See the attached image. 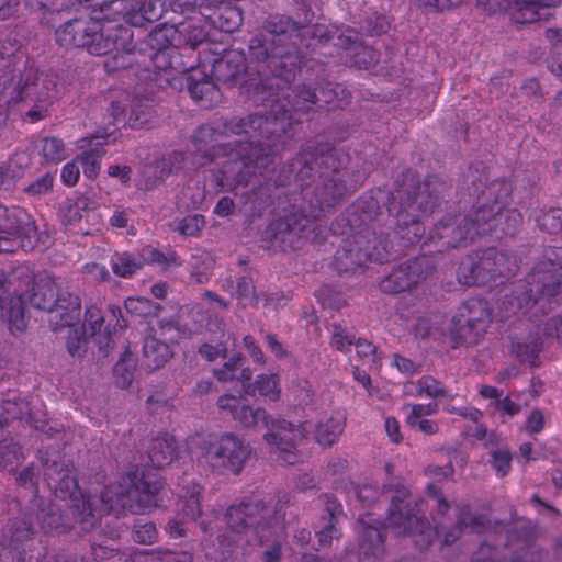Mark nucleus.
Wrapping results in <instances>:
<instances>
[{
    "label": "nucleus",
    "mask_w": 562,
    "mask_h": 562,
    "mask_svg": "<svg viewBox=\"0 0 562 562\" xmlns=\"http://www.w3.org/2000/svg\"><path fill=\"white\" fill-rule=\"evenodd\" d=\"M263 29L265 33L250 40L249 53L251 60L257 63L259 82L256 87L262 92H268V98L263 100L270 108V116L260 111L263 120L274 122L280 117H286L289 122L284 131L265 137L266 143H277L279 154L285 144L284 135L292 124L291 110L307 111L318 102H324L329 109L339 108L341 103L333 100L330 95H338L345 89L337 85L322 91L323 99L304 85L291 89L290 83L302 63V56L297 52L300 26L288 16L272 15L265 22Z\"/></svg>",
    "instance_id": "f257e3e1"
},
{
    "label": "nucleus",
    "mask_w": 562,
    "mask_h": 562,
    "mask_svg": "<svg viewBox=\"0 0 562 562\" xmlns=\"http://www.w3.org/2000/svg\"><path fill=\"white\" fill-rule=\"evenodd\" d=\"M285 119L268 122L256 112L202 125L193 135L196 154L192 166H204L223 155L227 156L222 167L226 182L247 184L252 177L266 176L274 164L278 145L266 143L265 137L284 131L289 124Z\"/></svg>",
    "instance_id": "f03ea898"
},
{
    "label": "nucleus",
    "mask_w": 562,
    "mask_h": 562,
    "mask_svg": "<svg viewBox=\"0 0 562 562\" xmlns=\"http://www.w3.org/2000/svg\"><path fill=\"white\" fill-rule=\"evenodd\" d=\"M442 191L443 184L437 180L416 183L411 173L407 175L404 183L392 192L387 207L395 221L394 234L401 240L398 249L394 250V244L387 237H379L367 229L355 235L346 248L337 251L338 271L352 273L368 261L383 262L392 252H401L404 248L419 243L425 232L422 221L434 212Z\"/></svg>",
    "instance_id": "7ed1b4c3"
},
{
    "label": "nucleus",
    "mask_w": 562,
    "mask_h": 562,
    "mask_svg": "<svg viewBox=\"0 0 562 562\" xmlns=\"http://www.w3.org/2000/svg\"><path fill=\"white\" fill-rule=\"evenodd\" d=\"M44 480L49 490L60 499H69V508L82 530L91 529L102 514H115L127 509L137 513L157 504L161 481L157 473H128L117 484L104 488L97 507L90 497L80 491L70 460L57 453L47 454L43 460Z\"/></svg>",
    "instance_id": "20e7f679"
},
{
    "label": "nucleus",
    "mask_w": 562,
    "mask_h": 562,
    "mask_svg": "<svg viewBox=\"0 0 562 562\" xmlns=\"http://www.w3.org/2000/svg\"><path fill=\"white\" fill-rule=\"evenodd\" d=\"M288 502V496L283 495L269 503L251 498L232 504L225 514L227 530L218 536L215 562H240L259 544L268 546L262 562H280Z\"/></svg>",
    "instance_id": "39448f33"
},
{
    "label": "nucleus",
    "mask_w": 562,
    "mask_h": 562,
    "mask_svg": "<svg viewBox=\"0 0 562 562\" xmlns=\"http://www.w3.org/2000/svg\"><path fill=\"white\" fill-rule=\"evenodd\" d=\"M510 186L505 180H494L477 198V205L465 214L446 215L430 232L429 239L441 243L440 250L464 246L477 236L492 233L505 217L504 234H512L522 217L517 210H505Z\"/></svg>",
    "instance_id": "423d86ee"
},
{
    "label": "nucleus",
    "mask_w": 562,
    "mask_h": 562,
    "mask_svg": "<svg viewBox=\"0 0 562 562\" xmlns=\"http://www.w3.org/2000/svg\"><path fill=\"white\" fill-rule=\"evenodd\" d=\"M217 406L244 428H267L263 435L267 445L280 452L284 462H295L296 445L307 436L306 423L294 425L285 419L276 420L265 408H255L245 398L228 394L218 398Z\"/></svg>",
    "instance_id": "0eeeda50"
},
{
    "label": "nucleus",
    "mask_w": 562,
    "mask_h": 562,
    "mask_svg": "<svg viewBox=\"0 0 562 562\" xmlns=\"http://www.w3.org/2000/svg\"><path fill=\"white\" fill-rule=\"evenodd\" d=\"M562 295V247L547 250L525 280L514 285L508 300L513 314L528 313L533 307L544 313Z\"/></svg>",
    "instance_id": "6e6552de"
},
{
    "label": "nucleus",
    "mask_w": 562,
    "mask_h": 562,
    "mask_svg": "<svg viewBox=\"0 0 562 562\" xmlns=\"http://www.w3.org/2000/svg\"><path fill=\"white\" fill-rule=\"evenodd\" d=\"M56 41L64 47H82L92 55H106L117 52L112 59L105 61L108 69L125 68L130 65L126 57L130 53L119 55L125 49V41L131 36L128 29L99 21L74 19L56 30Z\"/></svg>",
    "instance_id": "1a4fd4ad"
},
{
    "label": "nucleus",
    "mask_w": 562,
    "mask_h": 562,
    "mask_svg": "<svg viewBox=\"0 0 562 562\" xmlns=\"http://www.w3.org/2000/svg\"><path fill=\"white\" fill-rule=\"evenodd\" d=\"M314 165L319 168L315 200L319 212L312 211L310 217L317 218L321 212L334 206L352 187L347 186L345 173L339 170L342 162L335 149H328L318 156L316 153L304 151L291 164V175L300 186H307V179L313 177Z\"/></svg>",
    "instance_id": "9d476101"
},
{
    "label": "nucleus",
    "mask_w": 562,
    "mask_h": 562,
    "mask_svg": "<svg viewBox=\"0 0 562 562\" xmlns=\"http://www.w3.org/2000/svg\"><path fill=\"white\" fill-rule=\"evenodd\" d=\"M383 497L391 505L386 515V528L398 536H411L420 549L431 544L438 535L425 518L423 502L414 499L407 488L398 481L391 480L383 486Z\"/></svg>",
    "instance_id": "9b49d317"
},
{
    "label": "nucleus",
    "mask_w": 562,
    "mask_h": 562,
    "mask_svg": "<svg viewBox=\"0 0 562 562\" xmlns=\"http://www.w3.org/2000/svg\"><path fill=\"white\" fill-rule=\"evenodd\" d=\"M29 302L34 308L48 312V323L54 331L80 319V299L67 291H60L55 279L49 276L40 277L35 281Z\"/></svg>",
    "instance_id": "f8f14e48"
},
{
    "label": "nucleus",
    "mask_w": 562,
    "mask_h": 562,
    "mask_svg": "<svg viewBox=\"0 0 562 562\" xmlns=\"http://www.w3.org/2000/svg\"><path fill=\"white\" fill-rule=\"evenodd\" d=\"M201 452L198 460L212 470H228L238 474L250 456V448L234 434H224L214 438H198Z\"/></svg>",
    "instance_id": "ddd939ff"
},
{
    "label": "nucleus",
    "mask_w": 562,
    "mask_h": 562,
    "mask_svg": "<svg viewBox=\"0 0 562 562\" xmlns=\"http://www.w3.org/2000/svg\"><path fill=\"white\" fill-rule=\"evenodd\" d=\"M516 267L515 258L504 251L488 248L462 260L457 277L463 285H480L497 277L513 274Z\"/></svg>",
    "instance_id": "4468645a"
},
{
    "label": "nucleus",
    "mask_w": 562,
    "mask_h": 562,
    "mask_svg": "<svg viewBox=\"0 0 562 562\" xmlns=\"http://www.w3.org/2000/svg\"><path fill=\"white\" fill-rule=\"evenodd\" d=\"M55 83L50 79L41 80L36 72L27 70L18 85V101L29 110L26 116L32 122L41 121L49 115V109L56 100Z\"/></svg>",
    "instance_id": "2eb2a0df"
},
{
    "label": "nucleus",
    "mask_w": 562,
    "mask_h": 562,
    "mask_svg": "<svg viewBox=\"0 0 562 562\" xmlns=\"http://www.w3.org/2000/svg\"><path fill=\"white\" fill-rule=\"evenodd\" d=\"M491 322L488 303L483 299L473 297L458 308L452 318L451 331L460 340L473 344L486 333Z\"/></svg>",
    "instance_id": "dca6fc26"
},
{
    "label": "nucleus",
    "mask_w": 562,
    "mask_h": 562,
    "mask_svg": "<svg viewBox=\"0 0 562 562\" xmlns=\"http://www.w3.org/2000/svg\"><path fill=\"white\" fill-rule=\"evenodd\" d=\"M428 273V260L426 257L414 258L401 263L385 277L380 289L384 293L396 294L412 289L426 278Z\"/></svg>",
    "instance_id": "f3484780"
},
{
    "label": "nucleus",
    "mask_w": 562,
    "mask_h": 562,
    "mask_svg": "<svg viewBox=\"0 0 562 562\" xmlns=\"http://www.w3.org/2000/svg\"><path fill=\"white\" fill-rule=\"evenodd\" d=\"M10 543L7 544V536L0 537V562H23L24 549L20 546L34 535L32 517L24 515L14 519L9 526Z\"/></svg>",
    "instance_id": "a211bd4d"
},
{
    "label": "nucleus",
    "mask_w": 562,
    "mask_h": 562,
    "mask_svg": "<svg viewBox=\"0 0 562 562\" xmlns=\"http://www.w3.org/2000/svg\"><path fill=\"white\" fill-rule=\"evenodd\" d=\"M370 514L362 515L359 519V559L360 562H378L384 553V536L378 526L372 525Z\"/></svg>",
    "instance_id": "6ab92c4d"
},
{
    "label": "nucleus",
    "mask_w": 562,
    "mask_h": 562,
    "mask_svg": "<svg viewBox=\"0 0 562 562\" xmlns=\"http://www.w3.org/2000/svg\"><path fill=\"white\" fill-rule=\"evenodd\" d=\"M321 499L325 506V515L321 518L315 531L318 541L317 550L329 548L333 540H338L341 536L338 528L339 519L342 516L341 505L327 494L323 495Z\"/></svg>",
    "instance_id": "aec40b11"
},
{
    "label": "nucleus",
    "mask_w": 562,
    "mask_h": 562,
    "mask_svg": "<svg viewBox=\"0 0 562 562\" xmlns=\"http://www.w3.org/2000/svg\"><path fill=\"white\" fill-rule=\"evenodd\" d=\"M201 486L194 482L191 485L183 487L180 494L182 514L187 521L173 518L167 525V531L172 538H180L186 536L188 525L194 521L201 514L199 495Z\"/></svg>",
    "instance_id": "412c9836"
},
{
    "label": "nucleus",
    "mask_w": 562,
    "mask_h": 562,
    "mask_svg": "<svg viewBox=\"0 0 562 562\" xmlns=\"http://www.w3.org/2000/svg\"><path fill=\"white\" fill-rule=\"evenodd\" d=\"M187 86L191 97L204 108L221 102L222 93L213 79L201 70H192L187 77Z\"/></svg>",
    "instance_id": "4be33fe9"
},
{
    "label": "nucleus",
    "mask_w": 562,
    "mask_h": 562,
    "mask_svg": "<svg viewBox=\"0 0 562 562\" xmlns=\"http://www.w3.org/2000/svg\"><path fill=\"white\" fill-rule=\"evenodd\" d=\"M0 234L20 235L27 240L36 237V226L32 216L18 206L7 210L5 220L0 225Z\"/></svg>",
    "instance_id": "5701e85b"
},
{
    "label": "nucleus",
    "mask_w": 562,
    "mask_h": 562,
    "mask_svg": "<svg viewBox=\"0 0 562 562\" xmlns=\"http://www.w3.org/2000/svg\"><path fill=\"white\" fill-rule=\"evenodd\" d=\"M147 45L155 50L156 60L164 58L169 48L181 47V35L177 25L164 24L153 30L147 36Z\"/></svg>",
    "instance_id": "b1692460"
},
{
    "label": "nucleus",
    "mask_w": 562,
    "mask_h": 562,
    "mask_svg": "<svg viewBox=\"0 0 562 562\" xmlns=\"http://www.w3.org/2000/svg\"><path fill=\"white\" fill-rule=\"evenodd\" d=\"M31 157L26 151L15 153L0 166V191H10L30 166Z\"/></svg>",
    "instance_id": "393cba45"
},
{
    "label": "nucleus",
    "mask_w": 562,
    "mask_h": 562,
    "mask_svg": "<svg viewBox=\"0 0 562 562\" xmlns=\"http://www.w3.org/2000/svg\"><path fill=\"white\" fill-rule=\"evenodd\" d=\"M486 528V519L481 515H474L468 506L460 510L457 524L443 536V543L456 542L464 531L480 533Z\"/></svg>",
    "instance_id": "a878e982"
},
{
    "label": "nucleus",
    "mask_w": 562,
    "mask_h": 562,
    "mask_svg": "<svg viewBox=\"0 0 562 562\" xmlns=\"http://www.w3.org/2000/svg\"><path fill=\"white\" fill-rule=\"evenodd\" d=\"M172 357L169 345L155 335H146L143 345L144 364L150 370L164 367Z\"/></svg>",
    "instance_id": "bb28decb"
},
{
    "label": "nucleus",
    "mask_w": 562,
    "mask_h": 562,
    "mask_svg": "<svg viewBox=\"0 0 562 562\" xmlns=\"http://www.w3.org/2000/svg\"><path fill=\"white\" fill-rule=\"evenodd\" d=\"M148 459L153 467L169 465L177 456V445L172 436L164 435L153 438L147 448Z\"/></svg>",
    "instance_id": "cd10ccee"
},
{
    "label": "nucleus",
    "mask_w": 562,
    "mask_h": 562,
    "mask_svg": "<svg viewBox=\"0 0 562 562\" xmlns=\"http://www.w3.org/2000/svg\"><path fill=\"white\" fill-rule=\"evenodd\" d=\"M1 316L8 322L10 330L22 331L25 326L24 302L14 291L13 295L0 297Z\"/></svg>",
    "instance_id": "c85d7f7f"
},
{
    "label": "nucleus",
    "mask_w": 562,
    "mask_h": 562,
    "mask_svg": "<svg viewBox=\"0 0 562 562\" xmlns=\"http://www.w3.org/2000/svg\"><path fill=\"white\" fill-rule=\"evenodd\" d=\"M345 420V415L341 412H334L328 418L316 425L315 440L322 446H331L341 435Z\"/></svg>",
    "instance_id": "c756f323"
},
{
    "label": "nucleus",
    "mask_w": 562,
    "mask_h": 562,
    "mask_svg": "<svg viewBox=\"0 0 562 562\" xmlns=\"http://www.w3.org/2000/svg\"><path fill=\"white\" fill-rule=\"evenodd\" d=\"M245 59L243 55L231 53L224 58L216 60L213 65V72L218 81L233 82L239 79L245 72Z\"/></svg>",
    "instance_id": "7c9ffc66"
},
{
    "label": "nucleus",
    "mask_w": 562,
    "mask_h": 562,
    "mask_svg": "<svg viewBox=\"0 0 562 562\" xmlns=\"http://www.w3.org/2000/svg\"><path fill=\"white\" fill-rule=\"evenodd\" d=\"M103 323L104 318L98 306L92 305L87 308L85 323L81 326H85V329L88 327L89 335L94 337V340L101 351H105L111 346L112 341L110 331L104 330L102 333Z\"/></svg>",
    "instance_id": "2f4dec72"
},
{
    "label": "nucleus",
    "mask_w": 562,
    "mask_h": 562,
    "mask_svg": "<svg viewBox=\"0 0 562 562\" xmlns=\"http://www.w3.org/2000/svg\"><path fill=\"white\" fill-rule=\"evenodd\" d=\"M38 526L44 532L65 531L70 524L65 520L61 514V507L58 504L49 503L45 507L38 509Z\"/></svg>",
    "instance_id": "473e14b6"
},
{
    "label": "nucleus",
    "mask_w": 562,
    "mask_h": 562,
    "mask_svg": "<svg viewBox=\"0 0 562 562\" xmlns=\"http://www.w3.org/2000/svg\"><path fill=\"white\" fill-rule=\"evenodd\" d=\"M30 416L29 403L19 396H13L0 402V427L10 419H23Z\"/></svg>",
    "instance_id": "72a5a7b5"
},
{
    "label": "nucleus",
    "mask_w": 562,
    "mask_h": 562,
    "mask_svg": "<svg viewBox=\"0 0 562 562\" xmlns=\"http://www.w3.org/2000/svg\"><path fill=\"white\" fill-rule=\"evenodd\" d=\"M416 395L427 396L434 400L452 398L453 395L445 387V385L431 375H424L415 382Z\"/></svg>",
    "instance_id": "f704fd0d"
},
{
    "label": "nucleus",
    "mask_w": 562,
    "mask_h": 562,
    "mask_svg": "<svg viewBox=\"0 0 562 562\" xmlns=\"http://www.w3.org/2000/svg\"><path fill=\"white\" fill-rule=\"evenodd\" d=\"M131 10L136 11L147 22L158 21L166 11L164 0H133Z\"/></svg>",
    "instance_id": "c9c22d12"
},
{
    "label": "nucleus",
    "mask_w": 562,
    "mask_h": 562,
    "mask_svg": "<svg viewBox=\"0 0 562 562\" xmlns=\"http://www.w3.org/2000/svg\"><path fill=\"white\" fill-rule=\"evenodd\" d=\"M143 260L139 257L132 256L127 252L115 254L112 258L113 272L122 278L133 276L140 269Z\"/></svg>",
    "instance_id": "e433bc0d"
},
{
    "label": "nucleus",
    "mask_w": 562,
    "mask_h": 562,
    "mask_svg": "<svg viewBox=\"0 0 562 562\" xmlns=\"http://www.w3.org/2000/svg\"><path fill=\"white\" fill-rule=\"evenodd\" d=\"M193 557L188 552H173L159 550L140 553L135 557L134 562H192Z\"/></svg>",
    "instance_id": "4c0bfd02"
},
{
    "label": "nucleus",
    "mask_w": 562,
    "mask_h": 562,
    "mask_svg": "<svg viewBox=\"0 0 562 562\" xmlns=\"http://www.w3.org/2000/svg\"><path fill=\"white\" fill-rule=\"evenodd\" d=\"M64 328H66V326ZM67 328H69L66 341L67 350L70 356L80 357L88 339L87 329H85V326H80V319L74 325H67Z\"/></svg>",
    "instance_id": "58836bf2"
},
{
    "label": "nucleus",
    "mask_w": 562,
    "mask_h": 562,
    "mask_svg": "<svg viewBox=\"0 0 562 562\" xmlns=\"http://www.w3.org/2000/svg\"><path fill=\"white\" fill-rule=\"evenodd\" d=\"M205 225L203 215H188L181 220H176L170 224L171 229L178 232L184 237H195L200 234Z\"/></svg>",
    "instance_id": "ea45409f"
},
{
    "label": "nucleus",
    "mask_w": 562,
    "mask_h": 562,
    "mask_svg": "<svg viewBox=\"0 0 562 562\" xmlns=\"http://www.w3.org/2000/svg\"><path fill=\"white\" fill-rule=\"evenodd\" d=\"M177 29L179 31V35H181V47L189 46L194 49L207 37V33L204 27L195 23H182L177 25Z\"/></svg>",
    "instance_id": "a19ab883"
},
{
    "label": "nucleus",
    "mask_w": 562,
    "mask_h": 562,
    "mask_svg": "<svg viewBox=\"0 0 562 562\" xmlns=\"http://www.w3.org/2000/svg\"><path fill=\"white\" fill-rule=\"evenodd\" d=\"M37 148L46 162L57 164L65 159V146L57 137H45L40 140Z\"/></svg>",
    "instance_id": "79ce46f5"
},
{
    "label": "nucleus",
    "mask_w": 562,
    "mask_h": 562,
    "mask_svg": "<svg viewBox=\"0 0 562 562\" xmlns=\"http://www.w3.org/2000/svg\"><path fill=\"white\" fill-rule=\"evenodd\" d=\"M255 390L260 396L270 402H277L280 398V387L277 374H260L255 381Z\"/></svg>",
    "instance_id": "37998d69"
},
{
    "label": "nucleus",
    "mask_w": 562,
    "mask_h": 562,
    "mask_svg": "<svg viewBox=\"0 0 562 562\" xmlns=\"http://www.w3.org/2000/svg\"><path fill=\"white\" fill-rule=\"evenodd\" d=\"M115 383L121 389H126L131 385L134 373H135V361L134 359L125 355L121 360L116 362L113 369Z\"/></svg>",
    "instance_id": "c03bdc74"
},
{
    "label": "nucleus",
    "mask_w": 562,
    "mask_h": 562,
    "mask_svg": "<svg viewBox=\"0 0 562 562\" xmlns=\"http://www.w3.org/2000/svg\"><path fill=\"white\" fill-rule=\"evenodd\" d=\"M151 117V108L149 101L134 100L130 105V115L127 123L136 128L142 127L149 122Z\"/></svg>",
    "instance_id": "a18cd8bd"
},
{
    "label": "nucleus",
    "mask_w": 562,
    "mask_h": 562,
    "mask_svg": "<svg viewBox=\"0 0 562 562\" xmlns=\"http://www.w3.org/2000/svg\"><path fill=\"white\" fill-rule=\"evenodd\" d=\"M235 295L245 305L258 306L260 302V293L256 292L255 283L249 277H240L237 280Z\"/></svg>",
    "instance_id": "49530a36"
},
{
    "label": "nucleus",
    "mask_w": 562,
    "mask_h": 562,
    "mask_svg": "<svg viewBox=\"0 0 562 562\" xmlns=\"http://www.w3.org/2000/svg\"><path fill=\"white\" fill-rule=\"evenodd\" d=\"M546 35L554 43L550 69L557 77L562 78V31L550 29L547 31Z\"/></svg>",
    "instance_id": "de8ad7c7"
},
{
    "label": "nucleus",
    "mask_w": 562,
    "mask_h": 562,
    "mask_svg": "<svg viewBox=\"0 0 562 562\" xmlns=\"http://www.w3.org/2000/svg\"><path fill=\"white\" fill-rule=\"evenodd\" d=\"M23 458L20 447L9 440L0 442V469L5 470L20 463Z\"/></svg>",
    "instance_id": "09e8293b"
},
{
    "label": "nucleus",
    "mask_w": 562,
    "mask_h": 562,
    "mask_svg": "<svg viewBox=\"0 0 562 562\" xmlns=\"http://www.w3.org/2000/svg\"><path fill=\"white\" fill-rule=\"evenodd\" d=\"M512 353L520 361V362H529L535 364L537 355L540 350L539 344L536 341L526 342L521 340L512 341L510 347Z\"/></svg>",
    "instance_id": "8fccbe9b"
},
{
    "label": "nucleus",
    "mask_w": 562,
    "mask_h": 562,
    "mask_svg": "<svg viewBox=\"0 0 562 562\" xmlns=\"http://www.w3.org/2000/svg\"><path fill=\"white\" fill-rule=\"evenodd\" d=\"M536 220L540 229L549 234L562 232V209L560 207L550 209Z\"/></svg>",
    "instance_id": "3c124183"
},
{
    "label": "nucleus",
    "mask_w": 562,
    "mask_h": 562,
    "mask_svg": "<svg viewBox=\"0 0 562 562\" xmlns=\"http://www.w3.org/2000/svg\"><path fill=\"white\" fill-rule=\"evenodd\" d=\"M104 151L95 148L82 154L77 161L81 162L83 175L90 179L98 176L100 170V161Z\"/></svg>",
    "instance_id": "603ef678"
},
{
    "label": "nucleus",
    "mask_w": 562,
    "mask_h": 562,
    "mask_svg": "<svg viewBox=\"0 0 562 562\" xmlns=\"http://www.w3.org/2000/svg\"><path fill=\"white\" fill-rule=\"evenodd\" d=\"M289 392L297 405L305 406L313 402L314 392L312 385L305 379H296L293 381Z\"/></svg>",
    "instance_id": "864d4df0"
},
{
    "label": "nucleus",
    "mask_w": 562,
    "mask_h": 562,
    "mask_svg": "<svg viewBox=\"0 0 562 562\" xmlns=\"http://www.w3.org/2000/svg\"><path fill=\"white\" fill-rule=\"evenodd\" d=\"M403 409L406 412V424H413L418 419H426L427 416L436 415L439 406L437 403L406 404Z\"/></svg>",
    "instance_id": "5fc2aeb1"
},
{
    "label": "nucleus",
    "mask_w": 562,
    "mask_h": 562,
    "mask_svg": "<svg viewBox=\"0 0 562 562\" xmlns=\"http://www.w3.org/2000/svg\"><path fill=\"white\" fill-rule=\"evenodd\" d=\"M490 462L498 476H505L510 470L512 454L505 448L494 450Z\"/></svg>",
    "instance_id": "6e6d98bb"
},
{
    "label": "nucleus",
    "mask_w": 562,
    "mask_h": 562,
    "mask_svg": "<svg viewBox=\"0 0 562 562\" xmlns=\"http://www.w3.org/2000/svg\"><path fill=\"white\" fill-rule=\"evenodd\" d=\"M352 494L363 507L373 505L381 497L378 487L371 484L353 487Z\"/></svg>",
    "instance_id": "4d7b16f0"
},
{
    "label": "nucleus",
    "mask_w": 562,
    "mask_h": 562,
    "mask_svg": "<svg viewBox=\"0 0 562 562\" xmlns=\"http://www.w3.org/2000/svg\"><path fill=\"white\" fill-rule=\"evenodd\" d=\"M108 112L109 120L106 122L104 134H101L98 137L111 136L114 133V128L110 130V127H114L119 123L125 122V108L120 102H111Z\"/></svg>",
    "instance_id": "13d9d810"
},
{
    "label": "nucleus",
    "mask_w": 562,
    "mask_h": 562,
    "mask_svg": "<svg viewBox=\"0 0 562 562\" xmlns=\"http://www.w3.org/2000/svg\"><path fill=\"white\" fill-rule=\"evenodd\" d=\"M158 535L157 528L153 522H138L134 526L133 538L139 543H151Z\"/></svg>",
    "instance_id": "bf43d9fd"
},
{
    "label": "nucleus",
    "mask_w": 562,
    "mask_h": 562,
    "mask_svg": "<svg viewBox=\"0 0 562 562\" xmlns=\"http://www.w3.org/2000/svg\"><path fill=\"white\" fill-rule=\"evenodd\" d=\"M355 341V337L350 335L346 328L335 326L331 337L333 347L342 352H348Z\"/></svg>",
    "instance_id": "052dcab7"
},
{
    "label": "nucleus",
    "mask_w": 562,
    "mask_h": 562,
    "mask_svg": "<svg viewBox=\"0 0 562 562\" xmlns=\"http://www.w3.org/2000/svg\"><path fill=\"white\" fill-rule=\"evenodd\" d=\"M53 183L54 177L50 173H45L26 187L25 192L33 196L47 194L52 190Z\"/></svg>",
    "instance_id": "680f3d73"
},
{
    "label": "nucleus",
    "mask_w": 562,
    "mask_h": 562,
    "mask_svg": "<svg viewBox=\"0 0 562 562\" xmlns=\"http://www.w3.org/2000/svg\"><path fill=\"white\" fill-rule=\"evenodd\" d=\"M240 361L241 356H235L231 358L221 369L214 371L215 376L223 382L235 380V376L239 371Z\"/></svg>",
    "instance_id": "e2e57ef3"
},
{
    "label": "nucleus",
    "mask_w": 562,
    "mask_h": 562,
    "mask_svg": "<svg viewBox=\"0 0 562 562\" xmlns=\"http://www.w3.org/2000/svg\"><path fill=\"white\" fill-rule=\"evenodd\" d=\"M356 346L357 355L362 358L363 360H367L369 363L378 366L380 362V359L376 356V347L366 340V339H358L353 344Z\"/></svg>",
    "instance_id": "0e129e2a"
},
{
    "label": "nucleus",
    "mask_w": 562,
    "mask_h": 562,
    "mask_svg": "<svg viewBox=\"0 0 562 562\" xmlns=\"http://www.w3.org/2000/svg\"><path fill=\"white\" fill-rule=\"evenodd\" d=\"M199 352L207 361H214L226 356L227 347L224 342H218L216 345L204 344L200 347Z\"/></svg>",
    "instance_id": "69168bd1"
},
{
    "label": "nucleus",
    "mask_w": 562,
    "mask_h": 562,
    "mask_svg": "<svg viewBox=\"0 0 562 562\" xmlns=\"http://www.w3.org/2000/svg\"><path fill=\"white\" fill-rule=\"evenodd\" d=\"M82 269L83 273L95 282L104 281L110 277L106 267L97 262L87 263Z\"/></svg>",
    "instance_id": "338daca9"
},
{
    "label": "nucleus",
    "mask_w": 562,
    "mask_h": 562,
    "mask_svg": "<svg viewBox=\"0 0 562 562\" xmlns=\"http://www.w3.org/2000/svg\"><path fill=\"white\" fill-rule=\"evenodd\" d=\"M124 307L130 314L145 315L148 313L150 305L146 299L128 297L124 303Z\"/></svg>",
    "instance_id": "774afa93"
}]
</instances>
